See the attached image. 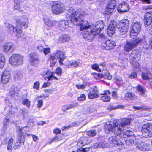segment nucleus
<instances>
[{
    "instance_id": "obj_1",
    "label": "nucleus",
    "mask_w": 152,
    "mask_h": 152,
    "mask_svg": "<svg viewBox=\"0 0 152 152\" xmlns=\"http://www.w3.org/2000/svg\"><path fill=\"white\" fill-rule=\"evenodd\" d=\"M17 27L14 28L13 25L9 23H6V26L9 29V32L11 34H16V35L18 37H22L23 34L22 33V30L20 28L22 26L25 28L27 27L28 24V20L27 17H23L20 20L17 21Z\"/></svg>"
},
{
    "instance_id": "obj_2",
    "label": "nucleus",
    "mask_w": 152,
    "mask_h": 152,
    "mask_svg": "<svg viewBox=\"0 0 152 152\" xmlns=\"http://www.w3.org/2000/svg\"><path fill=\"white\" fill-rule=\"evenodd\" d=\"M66 17L70 18L71 21L74 24L81 22L83 21V18L85 15L83 12L79 13L78 12L75 11L73 8H69L67 12Z\"/></svg>"
},
{
    "instance_id": "obj_3",
    "label": "nucleus",
    "mask_w": 152,
    "mask_h": 152,
    "mask_svg": "<svg viewBox=\"0 0 152 152\" xmlns=\"http://www.w3.org/2000/svg\"><path fill=\"white\" fill-rule=\"evenodd\" d=\"M100 37L102 38V42L101 46L102 49L110 50L114 48L115 46V43L111 40H107V39L103 34H100Z\"/></svg>"
},
{
    "instance_id": "obj_4",
    "label": "nucleus",
    "mask_w": 152,
    "mask_h": 152,
    "mask_svg": "<svg viewBox=\"0 0 152 152\" xmlns=\"http://www.w3.org/2000/svg\"><path fill=\"white\" fill-rule=\"evenodd\" d=\"M142 42L141 38L138 37L133 39L128 42L125 45L124 50L125 51L129 52L134 48L140 44Z\"/></svg>"
},
{
    "instance_id": "obj_5",
    "label": "nucleus",
    "mask_w": 152,
    "mask_h": 152,
    "mask_svg": "<svg viewBox=\"0 0 152 152\" xmlns=\"http://www.w3.org/2000/svg\"><path fill=\"white\" fill-rule=\"evenodd\" d=\"M23 61V56L18 54H13L9 59L10 64L14 66H18L21 65Z\"/></svg>"
},
{
    "instance_id": "obj_6",
    "label": "nucleus",
    "mask_w": 152,
    "mask_h": 152,
    "mask_svg": "<svg viewBox=\"0 0 152 152\" xmlns=\"http://www.w3.org/2000/svg\"><path fill=\"white\" fill-rule=\"evenodd\" d=\"M130 57H131V63L132 64L134 68L138 71L140 69V67L138 62L135 61L137 58L140 56V52L138 50H134L132 51L130 54Z\"/></svg>"
},
{
    "instance_id": "obj_7",
    "label": "nucleus",
    "mask_w": 152,
    "mask_h": 152,
    "mask_svg": "<svg viewBox=\"0 0 152 152\" xmlns=\"http://www.w3.org/2000/svg\"><path fill=\"white\" fill-rule=\"evenodd\" d=\"M99 33V30H98L97 31L91 27L87 30L84 32L83 36L85 39L89 40L90 41L93 40L97 34Z\"/></svg>"
},
{
    "instance_id": "obj_8",
    "label": "nucleus",
    "mask_w": 152,
    "mask_h": 152,
    "mask_svg": "<svg viewBox=\"0 0 152 152\" xmlns=\"http://www.w3.org/2000/svg\"><path fill=\"white\" fill-rule=\"evenodd\" d=\"M142 135L144 137H150L152 136V124L147 123L142 127L141 130Z\"/></svg>"
},
{
    "instance_id": "obj_9",
    "label": "nucleus",
    "mask_w": 152,
    "mask_h": 152,
    "mask_svg": "<svg viewBox=\"0 0 152 152\" xmlns=\"http://www.w3.org/2000/svg\"><path fill=\"white\" fill-rule=\"evenodd\" d=\"M64 10L63 4L59 1L54 2L52 6V10L53 14H58L63 12Z\"/></svg>"
},
{
    "instance_id": "obj_10",
    "label": "nucleus",
    "mask_w": 152,
    "mask_h": 152,
    "mask_svg": "<svg viewBox=\"0 0 152 152\" xmlns=\"http://www.w3.org/2000/svg\"><path fill=\"white\" fill-rule=\"evenodd\" d=\"M141 26L139 22H137L134 23L132 27V30L130 31V36L137 35L141 30Z\"/></svg>"
},
{
    "instance_id": "obj_11",
    "label": "nucleus",
    "mask_w": 152,
    "mask_h": 152,
    "mask_svg": "<svg viewBox=\"0 0 152 152\" xmlns=\"http://www.w3.org/2000/svg\"><path fill=\"white\" fill-rule=\"evenodd\" d=\"M30 58L29 61L32 66H35L39 61V58L38 55L35 53H32L30 54Z\"/></svg>"
},
{
    "instance_id": "obj_12",
    "label": "nucleus",
    "mask_w": 152,
    "mask_h": 152,
    "mask_svg": "<svg viewBox=\"0 0 152 152\" xmlns=\"http://www.w3.org/2000/svg\"><path fill=\"white\" fill-rule=\"evenodd\" d=\"M110 94V91L108 90H106L99 94L100 99L104 102H108L110 101L111 97L109 96Z\"/></svg>"
},
{
    "instance_id": "obj_13",
    "label": "nucleus",
    "mask_w": 152,
    "mask_h": 152,
    "mask_svg": "<svg viewBox=\"0 0 152 152\" xmlns=\"http://www.w3.org/2000/svg\"><path fill=\"white\" fill-rule=\"evenodd\" d=\"M144 20L145 26H149L152 22V12H147L145 14Z\"/></svg>"
},
{
    "instance_id": "obj_14",
    "label": "nucleus",
    "mask_w": 152,
    "mask_h": 152,
    "mask_svg": "<svg viewBox=\"0 0 152 152\" xmlns=\"http://www.w3.org/2000/svg\"><path fill=\"white\" fill-rule=\"evenodd\" d=\"M117 27L116 23L113 22L110 24L107 30V33L110 36H112L115 32Z\"/></svg>"
},
{
    "instance_id": "obj_15",
    "label": "nucleus",
    "mask_w": 152,
    "mask_h": 152,
    "mask_svg": "<svg viewBox=\"0 0 152 152\" xmlns=\"http://www.w3.org/2000/svg\"><path fill=\"white\" fill-rule=\"evenodd\" d=\"M24 128L21 129L19 128L17 131L18 133V141H19V143L20 144H23L24 143L25 137L23 132H22V130Z\"/></svg>"
},
{
    "instance_id": "obj_16",
    "label": "nucleus",
    "mask_w": 152,
    "mask_h": 152,
    "mask_svg": "<svg viewBox=\"0 0 152 152\" xmlns=\"http://www.w3.org/2000/svg\"><path fill=\"white\" fill-rule=\"evenodd\" d=\"M129 7L126 3L123 2L119 4L118 8V10L119 12H125L129 10Z\"/></svg>"
},
{
    "instance_id": "obj_17",
    "label": "nucleus",
    "mask_w": 152,
    "mask_h": 152,
    "mask_svg": "<svg viewBox=\"0 0 152 152\" xmlns=\"http://www.w3.org/2000/svg\"><path fill=\"white\" fill-rule=\"evenodd\" d=\"M131 120L129 118H124L120 120L118 124L120 125L121 127L122 128L126 126L129 125L130 124Z\"/></svg>"
},
{
    "instance_id": "obj_18",
    "label": "nucleus",
    "mask_w": 152,
    "mask_h": 152,
    "mask_svg": "<svg viewBox=\"0 0 152 152\" xmlns=\"http://www.w3.org/2000/svg\"><path fill=\"white\" fill-rule=\"evenodd\" d=\"M10 78V73L9 71H5L3 72L1 77L2 83L4 84L7 83L9 81Z\"/></svg>"
},
{
    "instance_id": "obj_19",
    "label": "nucleus",
    "mask_w": 152,
    "mask_h": 152,
    "mask_svg": "<svg viewBox=\"0 0 152 152\" xmlns=\"http://www.w3.org/2000/svg\"><path fill=\"white\" fill-rule=\"evenodd\" d=\"M56 53L57 58L59 59V62L63 64L62 62L66 58L65 53L61 51H58Z\"/></svg>"
},
{
    "instance_id": "obj_20",
    "label": "nucleus",
    "mask_w": 152,
    "mask_h": 152,
    "mask_svg": "<svg viewBox=\"0 0 152 152\" xmlns=\"http://www.w3.org/2000/svg\"><path fill=\"white\" fill-rule=\"evenodd\" d=\"M113 132L115 135L119 136L124 132L122 128L118 124H115L113 129Z\"/></svg>"
},
{
    "instance_id": "obj_21",
    "label": "nucleus",
    "mask_w": 152,
    "mask_h": 152,
    "mask_svg": "<svg viewBox=\"0 0 152 152\" xmlns=\"http://www.w3.org/2000/svg\"><path fill=\"white\" fill-rule=\"evenodd\" d=\"M104 23L102 21H97L96 23L95 26H93L92 27H93L96 31H97L98 30H99V33L101 30L104 28Z\"/></svg>"
},
{
    "instance_id": "obj_22",
    "label": "nucleus",
    "mask_w": 152,
    "mask_h": 152,
    "mask_svg": "<svg viewBox=\"0 0 152 152\" xmlns=\"http://www.w3.org/2000/svg\"><path fill=\"white\" fill-rule=\"evenodd\" d=\"M128 28L127 27H122L118 26V33L119 37H121L122 36H123L122 37H125V34L127 32Z\"/></svg>"
},
{
    "instance_id": "obj_23",
    "label": "nucleus",
    "mask_w": 152,
    "mask_h": 152,
    "mask_svg": "<svg viewBox=\"0 0 152 152\" xmlns=\"http://www.w3.org/2000/svg\"><path fill=\"white\" fill-rule=\"evenodd\" d=\"M135 139V136H132L131 137H128L127 138H124L126 144L129 146L132 145L135 143L134 141Z\"/></svg>"
},
{
    "instance_id": "obj_24",
    "label": "nucleus",
    "mask_w": 152,
    "mask_h": 152,
    "mask_svg": "<svg viewBox=\"0 0 152 152\" xmlns=\"http://www.w3.org/2000/svg\"><path fill=\"white\" fill-rule=\"evenodd\" d=\"M96 86L93 89L92 93L90 92L88 96V98L93 99L99 97L100 96L99 94H98L97 93V90L96 88Z\"/></svg>"
},
{
    "instance_id": "obj_25",
    "label": "nucleus",
    "mask_w": 152,
    "mask_h": 152,
    "mask_svg": "<svg viewBox=\"0 0 152 152\" xmlns=\"http://www.w3.org/2000/svg\"><path fill=\"white\" fill-rule=\"evenodd\" d=\"M115 125V124L113 123H107L106 125L104 126L105 129H106L105 131L106 132L109 133L110 131H113Z\"/></svg>"
},
{
    "instance_id": "obj_26",
    "label": "nucleus",
    "mask_w": 152,
    "mask_h": 152,
    "mask_svg": "<svg viewBox=\"0 0 152 152\" xmlns=\"http://www.w3.org/2000/svg\"><path fill=\"white\" fill-rule=\"evenodd\" d=\"M45 74L47 75L46 78H47L48 80H52L53 78L56 80L58 79V78L55 75V73H52L51 72L48 71L47 72L45 73V74L43 73L42 74V75H45Z\"/></svg>"
},
{
    "instance_id": "obj_27",
    "label": "nucleus",
    "mask_w": 152,
    "mask_h": 152,
    "mask_svg": "<svg viewBox=\"0 0 152 152\" xmlns=\"http://www.w3.org/2000/svg\"><path fill=\"white\" fill-rule=\"evenodd\" d=\"M12 45L10 43L5 44L2 46L3 51L4 52H8L10 51L12 48Z\"/></svg>"
},
{
    "instance_id": "obj_28",
    "label": "nucleus",
    "mask_w": 152,
    "mask_h": 152,
    "mask_svg": "<svg viewBox=\"0 0 152 152\" xmlns=\"http://www.w3.org/2000/svg\"><path fill=\"white\" fill-rule=\"evenodd\" d=\"M119 140V139L116 136H111L109 137L108 139V142L110 143H112L113 146L117 144L118 141Z\"/></svg>"
},
{
    "instance_id": "obj_29",
    "label": "nucleus",
    "mask_w": 152,
    "mask_h": 152,
    "mask_svg": "<svg viewBox=\"0 0 152 152\" xmlns=\"http://www.w3.org/2000/svg\"><path fill=\"white\" fill-rule=\"evenodd\" d=\"M75 24L76 25H77L79 26H80V30H83L84 29H85L86 30H88L89 28H90L91 27L90 26V25L88 24H86L85 23H80V22L75 23Z\"/></svg>"
},
{
    "instance_id": "obj_30",
    "label": "nucleus",
    "mask_w": 152,
    "mask_h": 152,
    "mask_svg": "<svg viewBox=\"0 0 152 152\" xmlns=\"http://www.w3.org/2000/svg\"><path fill=\"white\" fill-rule=\"evenodd\" d=\"M129 25V21L127 19H124L121 21L119 26L124 27H127V28H128Z\"/></svg>"
},
{
    "instance_id": "obj_31",
    "label": "nucleus",
    "mask_w": 152,
    "mask_h": 152,
    "mask_svg": "<svg viewBox=\"0 0 152 152\" xmlns=\"http://www.w3.org/2000/svg\"><path fill=\"white\" fill-rule=\"evenodd\" d=\"M69 23L66 20H63L61 21L59 24V27L60 28L65 29L68 27Z\"/></svg>"
},
{
    "instance_id": "obj_32",
    "label": "nucleus",
    "mask_w": 152,
    "mask_h": 152,
    "mask_svg": "<svg viewBox=\"0 0 152 152\" xmlns=\"http://www.w3.org/2000/svg\"><path fill=\"white\" fill-rule=\"evenodd\" d=\"M70 37L67 35L64 34L61 36L59 38V40L61 42H64L69 40Z\"/></svg>"
},
{
    "instance_id": "obj_33",
    "label": "nucleus",
    "mask_w": 152,
    "mask_h": 152,
    "mask_svg": "<svg viewBox=\"0 0 152 152\" xmlns=\"http://www.w3.org/2000/svg\"><path fill=\"white\" fill-rule=\"evenodd\" d=\"M137 90L138 91V94L143 96L145 94V89L141 85H139L137 87Z\"/></svg>"
},
{
    "instance_id": "obj_34",
    "label": "nucleus",
    "mask_w": 152,
    "mask_h": 152,
    "mask_svg": "<svg viewBox=\"0 0 152 152\" xmlns=\"http://www.w3.org/2000/svg\"><path fill=\"white\" fill-rule=\"evenodd\" d=\"M135 95L130 92L127 93L125 94V98L128 100H132L134 98Z\"/></svg>"
},
{
    "instance_id": "obj_35",
    "label": "nucleus",
    "mask_w": 152,
    "mask_h": 152,
    "mask_svg": "<svg viewBox=\"0 0 152 152\" xmlns=\"http://www.w3.org/2000/svg\"><path fill=\"white\" fill-rule=\"evenodd\" d=\"M147 145L145 143L142 142L138 146L136 147L137 149H139L141 151H146L147 149L146 147H147Z\"/></svg>"
},
{
    "instance_id": "obj_36",
    "label": "nucleus",
    "mask_w": 152,
    "mask_h": 152,
    "mask_svg": "<svg viewBox=\"0 0 152 152\" xmlns=\"http://www.w3.org/2000/svg\"><path fill=\"white\" fill-rule=\"evenodd\" d=\"M116 1L115 0H111L108 3V4L107 7L109 8H111V9H113L114 10L116 7Z\"/></svg>"
},
{
    "instance_id": "obj_37",
    "label": "nucleus",
    "mask_w": 152,
    "mask_h": 152,
    "mask_svg": "<svg viewBox=\"0 0 152 152\" xmlns=\"http://www.w3.org/2000/svg\"><path fill=\"white\" fill-rule=\"evenodd\" d=\"M4 56L1 53H0V68L3 67L5 63Z\"/></svg>"
},
{
    "instance_id": "obj_38",
    "label": "nucleus",
    "mask_w": 152,
    "mask_h": 152,
    "mask_svg": "<svg viewBox=\"0 0 152 152\" xmlns=\"http://www.w3.org/2000/svg\"><path fill=\"white\" fill-rule=\"evenodd\" d=\"M96 146H95L94 148H106L107 147L108 145L106 144L105 142H101L99 143V144L98 143H96L95 145Z\"/></svg>"
},
{
    "instance_id": "obj_39",
    "label": "nucleus",
    "mask_w": 152,
    "mask_h": 152,
    "mask_svg": "<svg viewBox=\"0 0 152 152\" xmlns=\"http://www.w3.org/2000/svg\"><path fill=\"white\" fill-rule=\"evenodd\" d=\"M142 77L144 80H147L151 79L152 77L150 73L148 72L146 73L143 72L142 74Z\"/></svg>"
},
{
    "instance_id": "obj_40",
    "label": "nucleus",
    "mask_w": 152,
    "mask_h": 152,
    "mask_svg": "<svg viewBox=\"0 0 152 152\" xmlns=\"http://www.w3.org/2000/svg\"><path fill=\"white\" fill-rule=\"evenodd\" d=\"M44 22L46 25L49 27H51L54 25V23L50 20L48 18L44 19Z\"/></svg>"
},
{
    "instance_id": "obj_41",
    "label": "nucleus",
    "mask_w": 152,
    "mask_h": 152,
    "mask_svg": "<svg viewBox=\"0 0 152 152\" xmlns=\"http://www.w3.org/2000/svg\"><path fill=\"white\" fill-rule=\"evenodd\" d=\"M10 94L12 97H14L15 98V96H17L18 93L17 92L15 91V88L13 87H12L10 91Z\"/></svg>"
},
{
    "instance_id": "obj_42",
    "label": "nucleus",
    "mask_w": 152,
    "mask_h": 152,
    "mask_svg": "<svg viewBox=\"0 0 152 152\" xmlns=\"http://www.w3.org/2000/svg\"><path fill=\"white\" fill-rule=\"evenodd\" d=\"M13 139L12 138H11L8 142V145L7 146V149L8 150H11L12 147Z\"/></svg>"
},
{
    "instance_id": "obj_43",
    "label": "nucleus",
    "mask_w": 152,
    "mask_h": 152,
    "mask_svg": "<svg viewBox=\"0 0 152 152\" xmlns=\"http://www.w3.org/2000/svg\"><path fill=\"white\" fill-rule=\"evenodd\" d=\"M56 53L55 54L54 56H51L50 57V61L51 62H52V64H50L51 66H52L56 62Z\"/></svg>"
},
{
    "instance_id": "obj_44",
    "label": "nucleus",
    "mask_w": 152,
    "mask_h": 152,
    "mask_svg": "<svg viewBox=\"0 0 152 152\" xmlns=\"http://www.w3.org/2000/svg\"><path fill=\"white\" fill-rule=\"evenodd\" d=\"M30 103V101L27 99H24L22 102V104L23 105H26L28 108H30L31 106Z\"/></svg>"
},
{
    "instance_id": "obj_45",
    "label": "nucleus",
    "mask_w": 152,
    "mask_h": 152,
    "mask_svg": "<svg viewBox=\"0 0 152 152\" xmlns=\"http://www.w3.org/2000/svg\"><path fill=\"white\" fill-rule=\"evenodd\" d=\"M79 63L77 61H74L72 62L71 61H69L68 64H67L68 66H71L73 67H77L78 66Z\"/></svg>"
},
{
    "instance_id": "obj_46",
    "label": "nucleus",
    "mask_w": 152,
    "mask_h": 152,
    "mask_svg": "<svg viewBox=\"0 0 152 152\" xmlns=\"http://www.w3.org/2000/svg\"><path fill=\"white\" fill-rule=\"evenodd\" d=\"M97 134L96 130H92L89 131L87 132L86 134L89 136H94Z\"/></svg>"
},
{
    "instance_id": "obj_47",
    "label": "nucleus",
    "mask_w": 152,
    "mask_h": 152,
    "mask_svg": "<svg viewBox=\"0 0 152 152\" xmlns=\"http://www.w3.org/2000/svg\"><path fill=\"white\" fill-rule=\"evenodd\" d=\"M123 133L124 134V135L125 136H127V137H131L132 136H135L134 135L133 132L132 131H127L125 132H123Z\"/></svg>"
},
{
    "instance_id": "obj_48",
    "label": "nucleus",
    "mask_w": 152,
    "mask_h": 152,
    "mask_svg": "<svg viewBox=\"0 0 152 152\" xmlns=\"http://www.w3.org/2000/svg\"><path fill=\"white\" fill-rule=\"evenodd\" d=\"M91 149L90 148H80L77 151V152H90Z\"/></svg>"
},
{
    "instance_id": "obj_49",
    "label": "nucleus",
    "mask_w": 152,
    "mask_h": 152,
    "mask_svg": "<svg viewBox=\"0 0 152 152\" xmlns=\"http://www.w3.org/2000/svg\"><path fill=\"white\" fill-rule=\"evenodd\" d=\"M72 108H73L71 104H70L68 105H66L63 106L62 107V110L64 111H66L67 110Z\"/></svg>"
},
{
    "instance_id": "obj_50",
    "label": "nucleus",
    "mask_w": 152,
    "mask_h": 152,
    "mask_svg": "<svg viewBox=\"0 0 152 152\" xmlns=\"http://www.w3.org/2000/svg\"><path fill=\"white\" fill-rule=\"evenodd\" d=\"M91 68L93 70H96L98 71H101V69L99 67L98 65L96 64L92 65Z\"/></svg>"
},
{
    "instance_id": "obj_51",
    "label": "nucleus",
    "mask_w": 152,
    "mask_h": 152,
    "mask_svg": "<svg viewBox=\"0 0 152 152\" xmlns=\"http://www.w3.org/2000/svg\"><path fill=\"white\" fill-rule=\"evenodd\" d=\"M113 10H114L112 8L111 9V8H109L107 7L105 10V13L109 15L111 13Z\"/></svg>"
},
{
    "instance_id": "obj_52",
    "label": "nucleus",
    "mask_w": 152,
    "mask_h": 152,
    "mask_svg": "<svg viewBox=\"0 0 152 152\" xmlns=\"http://www.w3.org/2000/svg\"><path fill=\"white\" fill-rule=\"evenodd\" d=\"M104 77L103 75L102 74H96L94 75V77L96 79H100Z\"/></svg>"
},
{
    "instance_id": "obj_53",
    "label": "nucleus",
    "mask_w": 152,
    "mask_h": 152,
    "mask_svg": "<svg viewBox=\"0 0 152 152\" xmlns=\"http://www.w3.org/2000/svg\"><path fill=\"white\" fill-rule=\"evenodd\" d=\"M77 125V124L76 123H74L71 124L70 125L68 126H67L66 127H63L62 128V130L63 131L64 130L66 129H68L70 127L73 126H76V125Z\"/></svg>"
},
{
    "instance_id": "obj_54",
    "label": "nucleus",
    "mask_w": 152,
    "mask_h": 152,
    "mask_svg": "<svg viewBox=\"0 0 152 152\" xmlns=\"http://www.w3.org/2000/svg\"><path fill=\"white\" fill-rule=\"evenodd\" d=\"M86 96L84 94L81 95L78 98V100L79 101L85 100H86Z\"/></svg>"
},
{
    "instance_id": "obj_55",
    "label": "nucleus",
    "mask_w": 152,
    "mask_h": 152,
    "mask_svg": "<svg viewBox=\"0 0 152 152\" xmlns=\"http://www.w3.org/2000/svg\"><path fill=\"white\" fill-rule=\"evenodd\" d=\"M43 103V102L42 100H38L37 101V107L40 108L42 107Z\"/></svg>"
},
{
    "instance_id": "obj_56",
    "label": "nucleus",
    "mask_w": 152,
    "mask_h": 152,
    "mask_svg": "<svg viewBox=\"0 0 152 152\" xmlns=\"http://www.w3.org/2000/svg\"><path fill=\"white\" fill-rule=\"evenodd\" d=\"M76 87L78 89H83L86 88V86L84 85H76Z\"/></svg>"
},
{
    "instance_id": "obj_57",
    "label": "nucleus",
    "mask_w": 152,
    "mask_h": 152,
    "mask_svg": "<svg viewBox=\"0 0 152 152\" xmlns=\"http://www.w3.org/2000/svg\"><path fill=\"white\" fill-rule=\"evenodd\" d=\"M62 70L60 68H58L56 69V73L55 74H57L58 75H61L62 73Z\"/></svg>"
},
{
    "instance_id": "obj_58",
    "label": "nucleus",
    "mask_w": 152,
    "mask_h": 152,
    "mask_svg": "<svg viewBox=\"0 0 152 152\" xmlns=\"http://www.w3.org/2000/svg\"><path fill=\"white\" fill-rule=\"evenodd\" d=\"M43 52L46 55L48 54L50 52V50L49 48H44Z\"/></svg>"
},
{
    "instance_id": "obj_59",
    "label": "nucleus",
    "mask_w": 152,
    "mask_h": 152,
    "mask_svg": "<svg viewBox=\"0 0 152 152\" xmlns=\"http://www.w3.org/2000/svg\"><path fill=\"white\" fill-rule=\"evenodd\" d=\"M23 144H20L19 143V141H18V142L15 144V145L14 147V148L15 149L17 148L16 147H20V145H23Z\"/></svg>"
},
{
    "instance_id": "obj_60",
    "label": "nucleus",
    "mask_w": 152,
    "mask_h": 152,
    "mask_svg": "<svg viewBox=\"0 0 152 152\" xmlns=\"http://www.w3.org/2000/svg\"><path fill=\"white\" fill-rule=\"evenodd\" d=\"M116 82L117 85H121L122 83V80L121 78H119L116 80Z\"/></svg>"
},
{
    "instance_id": "obj_61",
    "label": "nucleus",
    "mask_w": 152,
    "mask_h": 152,
    "mask_svg": "<svg viewBox=\"0 0 152 152\" xmlns=\"http://www.w3.org/2000/svg\"><path fill=\"white\" fill-rule=\"evenodd\" d=\"M15 4H20L24 2V0H14Z\"/></svg>"
},
{
    "instance_id": "obj_62",
    "label": "nucleus",
    "mask_w": 152,
    "mask_h": 152,
    "mask_svg": "<svg viewBox=\"0 0 152 152\" xmlns=\"http://www.w3.org/2000/svg\"><path fill=\"white\" fill-rule=\"evenodd\" d=\"M39 83L38 82H37L34 83V88L37 89H38L39 87Z\"/></svg>"
},
{
    "instance_id": "obj_63",
    "label": "nucleus",
    "mask_w": 152,
    "mask_h": 152,
    "mask_svg": "<svg viewBox=\"0 0 152 152\" xmlns=\"http://www.w3.org/2000/svg\"><path fill=\"white\" fill-rule=\"evenodd\" d=\"M61 132V131L58 128L55 129L53 130V133L56 134L60 133Z\"/></svg>"
},
{
    "instance_id": "obj_64",
    "label": "nucleus",
    "mask_w": 152,
    "mask_h": 152,
    "mask_svg": "<svg viewBox=\"0 0 152 152\" xmlns=\"http://www.w3.org/2000/svg\"><path fill=\"white\" fill-rule=\"evenodd\" d=\"M137 74L136 73V72H133L131 73V74L129 75V77L131 78H134L137 77Z\"/></svg>"
}]
</instances>
